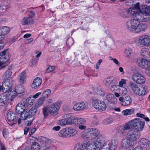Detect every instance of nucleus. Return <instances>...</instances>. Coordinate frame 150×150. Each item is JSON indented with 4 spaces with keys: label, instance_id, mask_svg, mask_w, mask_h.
Listing matches in <instances>:
<instances>
[{
    "label": "nucleus",
    "instance_id": "31",
    "mask_svg": "<svg viewBox=\"0 0 150 150\" xmlns=\"http://www.w3.org/2000/svg\"><path fill=\"white\" fill-rule=\"evenodd\" d=\"M12 74V73L11 71L9 70H6L3 75L2 77L3 80L12 79L11 78Z\"/></svg>",
    "mask_w": 150,
    "mask_h": 150
},
{
    "label": "nucleus",
    "instance_id": "6",
    "mask_svg": "<svg viewBox=\"0 0 150 150\" xmlns=\"http://www.w3.org/2000/svg\"><path fill=\"white\" fill-rule=\"evenodd\" d=\"M91 102L93 107L100 112L105 110L106 108V105L104 102L98 99H93L91 100Z\"/></svg>",
    "mask_w": 150,
    "mask_h": 150
},
{
    "label": "nucleus",
    "instance_id": "32",
    "mask_svg": "<svg viewBox=\"0 0 150 150\" xmlns=\"http://www.w3.org/2000/svg\"><path fill=\"white\" fill-rule=\"evenodd\" d=\"M58 135L60 137L65 138L68 137L67 128H64L61 130L58 133Z\"/></svg>",
    "mask_w": 150,
    "mask_h": 150
},
{
    "label": "nucleus",
    "instance_id": "46",
    "mask_svg": "<svg viewBox=\"0 0 150 150\" xmlns=\"http://www.w3.org/2000/svg\"><path fill=\"white\" fill-rule=\"evenodd\" d=\"M119 90L120 93L123 96L126 95L128 93L127 89L125 87H121L120 88Z\"/></svg>",
    "mask_w": 150,
    "mask_h": 150
},
{
    "label": "nucleus",
    "instance_id": "41",
    "mask_svg": "<svg viewBox=\"0 0 150 150\" xmlns=\"http://www.w3.org/2000/svg\"><path fill=\"white\" fill-rule=\"evenodd\" d=\"M147 93L146 88L145 87H143L140 91L138 92L137 95L140 96H143L146 95Z\"/></svg>",
    "mask_w": 150,
    "mask_h": 150
},
{
    "label": "nucleus",
    "instance_id": "29",
    "mask_svg": "<svg viewBox=\"0 0 150 150\" xmlns=\"http://www.w3.org/2000/svg\"><path fill=\"white\" fill-rule=\"evenodd\" d=\"M38 140L42 144H46L51 143L53 142L52 141L44 137H38Z\"/></svg>",
    "mask_w": 150,
    "mask_h": 150
},
{
    "label": "nucleus",
    "instance_id": "43",
    "mask_svg": "<svg viewBox=\"0 0 150 150\" xmlns=\"http://www.w3.org/2000/svg\"><path fill=\"white\" fill-rule=\"evenodd\" d=\"M110 141H108L105 142L101 147L106 150H109L110 149Z\"/></svg>",
    "mask_w": 150,
    "mask_h": 150
},
{
    "label": "nucleus",
    "instance_id": "53",
    "mask_svg": "<svg viewBox=\"0 0 150 150\" xmlns=\"http://www.w3.org/2000/svg\"><path fill=\"white\" fill-rule=\"evenodd\" d=\"M126 81L125 79H122L119 82V86L120 87H123L124 84H125Z\"/></svg>",
    "mask_w": 150,
    "mask_h": 150
},
{
    "label": "nucleus",
    "instance_id": "23",
    "mask_svg": "<svg viewBox=\"0 0 150 150\" xmlns=\"http://www.w3.org/2000/svg\"><path fill=\"white\" fill-rule=\"evenodd\" d=\"M67 128L68 137H72L76 135L78 132L76 129L73 128L69 127Z\"/></svg>",
    "mask_w": 150,
    "mask_h": 150
},
{
    "label": "nucleus",
    "instance_id": "35",
    "mask_svg": "<svg viewBox=\"0 0 150 150\" xmlns=\"http://www.w3.org/2000/svg\"><path fill=\"white\" fill-rule=\"evenodd\" d=\"M26 78L25 73L24 71L22 72L20 75L19 81L21 83L23 84L25 82Z\"/></svg>",
    "mask_w": 150,
    "mask_h": 150
},
{
    "label": "nucleus",
    "instance_id": "52",
    "mask_svg": "<svg viewBox=\"0 0 150 150\" xmlns=\"http://www.w3.org/2000/svg\"><path fill=\"white\" fill-rule=\"evenodd\" d=\"M92 122L93 125H97L99 123L98 119L96 116L93 117Z\"/></svg>",
    "mask_w": 150,
    "mask_h": 150
},
{
    "label": "nucleus",
    "instance_id": "34",
    "mask_svg": "<svg viewBox=\"0 0 150 150\" xmlns=\"http://www.w3.org/2000/svg\"><path fill=\"white\" fill-rule=\"evenodd\" d=\"M33 19L30 18L24 17L22 20V23L23 25H28L33 23Z\"/></svg>",
    "mask_w": 150,
    "mask_h": 150
},
{
    "label": "nucleus",
    "instance_id": "25",
    "mask_svg": "<svg viewBox=\"0 0 150 150\" xmlns=\"http://www.w3.org/2000/svg\"><path fill=\"white\" fill-rule=\"evenodd\" d=\"M115 78L113 76H109L104 81V83L107 86L112 85L115 82Z\"/></svg>",
    "mask_w": 150,
    "mask_h": 150
},
{
    "label": "nucleus",
    "instance_id": "40",
    "mask_svg": "<svg viewBox=\"0 0 150 150\" xmlns=\"http://www.w3.org/2000/svg\"><path fill=\"white\" fill-rule=\"evenodd\" d=\"M45 100V98L44 97H42L40 98L37 101L35 105L39 107V106L42 105Z\"/></svg>",
    "mask_w": 150,
    "mask_h": 150
},
{
    "label": "nucleus",
    "instance_id": "38",
    "mask_svg": "<svg viewBox=\"0 0 150 150\" xmlns=\"http://www.w3.org/2000/svg\"><path fill=\"white\" fill-rule=\"evenodd\" d=\"M84 143L83 144L78 143L74 147V150H83L85 148Z\"/></svg>",
    "mask_w": 150,
    "mask_h": 150
},
{
    "label": "nucleus",
    "instance_id": "22",
    "mask_svg": "<svg viewBox=\"0 0 150 150\" xmlns=\"http://www.w3.org/2000/svg\"><path fill=\"white\" fill-rule=\"evenodd\" d=\"M35 101V100L32 98V96H30L27 98L24 99L23 100V103L24 105H25V106L30 107L32 105Z\"/></svg>",
    "mask_w": 150,
    "mask_h": 150
},
{
    "label": "nucleus",
    "instance_id": "2",
    "mask_svg": "<svg viewBox=\"0 0 150 150\" xmlns=\"http://www.w3.org/2000/svg\"><path fill=\"white\" fill-rule=\"evenodd\" d=\"M81 136L83 138L87 140L96 139L100 136L103 137V142L105 139L103 136L100 134L99 130L95 127L88 128L82 131L81 133Z\"/></svg>",
    "mask_w": 150,
    "mask_h": 150
},
{
    "label": "nucleus",
    "instance_id": "56",
    "mask_svg": "<svg viewBox=\"0 0 150 150\" xmlns=\"http://www.w3.org/2000/svg\"><path fill=\"white\" fill-rule=\"evenodd\" d=\"M74 43L73 39L71 38H69L67 42V44L69 46L72 45Z\"/></svg>",
    "mask_w": 150,
    "mask_h": 150
},
{
    "label": "nucleus",
    "instance_id": "24",
    "mask_svg": "<svg viewBox=\"0 0 150 150\" xmlns=\"http://www.w3.org/2000/svg\"><path fill=\"white\" fill-rule=\"evenodd\" d=\"M42 83V80L40 78H36L34 79L33 83L32 84V87L34 89H37L41 84Z\"/></svg>",
    "mask_w": 150,
    "mask_h": 150
},
{
    "label": "nucleus",
    "instance_id": "11",
    "mask_svg": "<svg viewBox=\"0 0 150 150\" xmlns=\"http://www.w3.org/2000/svg\"><path fill=\"white\" fill-rule=\"evenodd\" d=\"M16 115L12 111H9L7 114V117L8 120V124L11 125L16 122Z\"/></svg>",
    "mask_w": 150,
    "mask_h": 150
},
{
    "label": "nucleus",
    "instance_id": "4",
    "mask_svg": "<svg viewBox=\"0 0 150 150\" xmlns=\"http://www.w3.org/2000/svg\"><path fill=\"white\" fill-rule=\"evenodd\" d=\"M131 127H134V129L139 132L142 131L144 127L145 122L140 119L136 118L129 121Z\"/></svg>",
    "mask_w": 150,
    "mask_h": 150
},
{
    "label": "nucleus",
    "instance_id": "8",
    "mask_svg": "<svg viewBox=\"0 0 150 150\" xmlns=\"http://www.w3.org/2000/svg\"><path fill=\"white\" fill-rule=\"evenodd\" d=\"M131 128L130 124L129 122L123 126L119 127L117 129V132L120 137H122L125 135L127 131Z\"/></svg>",
    "mask_w": 150,
    "mask_h": 150
},
{
    "label": "nucleus",
    "instance_id": "21",
    "mask_svg": "<svg viewBox=\"0 0 150 150\" xmlns=\"http://www.w3.org/2000/svg\"><path fill=\"white\" fill-rule=\"evenodd\" d=\"M26 107L25 105L22 103H19L16 107V111L18 114H22V113L26 109Z\"/></svg>",
    "mask_w": 150,
    "mask_h": 150
},
{
    "label": "nucleus",
    "instance_id": "50",
    "mask_svg": "<svg viewBox=\"0 0 150 150\" xmlns=\"http://www.w3.org/2000/svg\"><path fill=\"white\" fill-rule=\"evenodd\" d=\"M112 122V119L110 117H108L103 121V124L107 125L111 123Z\"/></svg>",
    "mask_w": 150,
    "mask_h": 150
},
{
    "label": "nucleus",
    "instance_id": "63",
    "mask_svg": "<svg viewBox=\"0 0 150 150\" xmlns=\"http://www.w3.org/2000/svg\"><path fill=\"white\" fill-rule=\"evenodd\" d=\"M41 94L40 92H38L36 93L35 95L32 96V98H36L38 97Z\"/></svg>",
    "mask_w": 150,
    "mask_h": 150
},
{
    "label": "nucleus",
    "instance_id": "61",
    "mask_svg": "<svg viewBox=\"0 0 150 150\" xmlns=\"http://www.w3.org/2000/svg\"><path fill=\"white\" fill-rule=\"evenodd\" d=\"M35 13L33 11H29V16L30 18L33 17L35 15Z\"/></svg>",
    "mask_w": 150,
    "mask_h": 150
},
{
    "label": "nucleus",
    "instance_id": "62",
    "mask_svg": "<svg viewBox=\"0 0 150 150\" xmlns=\"http://www.w3.org/2000/svg\"><path fill=\"white\" fill-rule=\"evenodd\" d=\"M71 115L70 114H67L64 116V119L66 120H70L69 118L71 117Z\"/></svg>",
    "mask_w": 150,
    "mask_h": 150
},
{
    "label": "nucleus",
    "instance_id": "59",
    "mask_svg": "<svg viewBox=\"0 0 150 150\" xmlns=\"http://www.w3.org/2000/svg\"><path fill=\"white\" fill-rule=\"evenodd\" d=\"M102 62V60L101 59H100L99 60L98 63L96 64V69H99V66L100 65L101 63Z\"/></svg>",
    "mask_w": 150,
    "mask_h": 150
},
{
    "label": "nucleus",
    "instance_id": "1",
    "mask_svg": "<svg viewBox=\"0 0 150 150\" xmlns=\"http://www.w3.org/2000/svg\"><path fill=\"white\" fill-rule=\"evenodd\" d=\"M140 21L150 22V21L144 20L142 18L139 16L138 18H133L128 20L126 23V27L128 30L135 33L144 31L147 28V25L145 23H140Z\"/></svg>",
    "mask_w": 150,
    "mask_h": 150
},
{
    "label": "nucleus",
    "instance_id": "16",
    "mask_svg": "<svg viewBox=\"0 0 150 150\" xmlns=\"http://www.w3.org/2000/svg\"><path fill=\"white\" fill-rule=\"evenodd\" d=\"M16 90L12 91V93H11L10 96L11 97L13 98L14 96H17L21 97L23 96V93L24 91V88L23 87L21 86L18 89H16Z\"/></svg>",
    "mask_w": 150,
    "mask_h": 150
},
{
    "label": "nucleus",
    "instance_id": "36",
    "mask_svg": "<svg viewBox=\"0 0 150 150\" xmlns=\"http://www.w3.org/2000/svg\"><path fill=\"white\" fill-rule=\"evenodd\" d=\"M134 109H128L123 110L122 113L125 116L130 115L134 113Z\"/></svg>",
    "mask_w": 150,
    "mask_h": 150
},
{
    "label": "nucleus",
    "instance_id": "14",
    "mask_svg": "<svg viewBox=\"0 0 150 150\" xmlns=\"http://www.w3.org/2000/svg\"><path fill=\"white\" fill-rule=\"evenodd\" d=\"M133 143L126 137L123 138L121 143V146L122 148H130L133 146Z\"/></svg>",
    "mask_w": 150,
    "mask_h": 150
},
{
    "label": "nucleus",
    "instance_id": "26",
    "mask_svg": "<svg viewBox=\"0 0 150 150\" xmlns=\"http://www.w3.org/2000/svg\"><path fill=\"white\" fill-rule=\"evenodd\" d=\"M57 124L63 126H66L67 125H72L71 120H66L64 119L59 120L57 121Z\"/></svg>",
    "mask_w": 150,
    "mask_h": 150
},
{
    "label": "nucleus",
    "instance_id": "48",
    "mask_svg": "<svg viewBox=\"0 0 150 150\" xmlns=\"http://www.w3.org/2000/svg\"><path fill=\"white\" fill-rule=\"evenodd\" d=\"M51 90L50 89H47L44 91L42 93V96L45 98L48 97L51 93Z\"/></svg>",
    "mask_w": 150,
    "mask_h": 150
},
{
    "label": "nucleus",
    "instance_id": "51",
    "mask_svg": "<svg viewBox=\"0 0 150 150\" xmlns=\"http://www.w3.org/2000/svg\"><path fill=\"white\" fill-rule=\"evenodd\" d=\"M55 69V67L53 66H49L46 70V72L49 73L52 72Z\"/></svg>",
    "mask_w": 150,
    "mask_h": 150
},
{
    "label": "nucleus",
    "instance_id": "54",
    "mask_svg": "<svg viewBox=\"0 0 150 150\" xmlns=\"http://www.w3.org/2000/svg\"><path fill=\"white\" fill-rule=\"evenodd\" d=\"M95 92L97 94L100 96L103 95H104V92L100 88H98L96 90Z\"/></svg>",
    "mask_w": 150,
    "mask_h": 150
},
{
    "label": "nucleus",
    "instance_id": "20",
    "mask_svg": "<svg viewBox=\"0 0 150 150\" xmlns=\"http://www.w3.org/2000/svg\"><path fill=\"white\" fill-rule=\"evenodd\" d=\"M106 100L108 102L113 104L116 103L117 101V98L113 94L111 93H109L107 94L106 97Z\"/></svg>",
    "mask_w": 150,
    "mask_h": 150
},
{
    "label": "nucleus",
    "instance_id": "19",
    "mask_svg": "<svg viewBox=\"0 0 150 150\" xmlns=\"http://www.w3.org/2000/svg\"><path fill=\"white\" fill-rule=\"evenodd\" d=\"M129 86L133 93L136 94L137 95L138 92L140 90L138 84L135 83L131 82L129 83Z\"/></svg>",
    "mask_w": 150,
    "mask_h": 150
},
{
    "label": "nucleus",
    "instance_id": "30",
    "mask_svg": "<svg viewBox=\"0 0 150 150\" xmlns=\"http://www.w3.org/2000/svg\"><path fill=\"white\" fill-rule=\"evenodd\" d=\"M7 57L1 56L0 57V68H3L6 67L7 64L6 62L8 60Z\"/></svg>",
    "mask_w": 150,
    "mask_h": 150
},
{
    "label": "nucleus",
    "instance_id": "44",
    "mask_svg": "<svg viewBox=\"0 0 150 150\" xmlns=\"http://www.w3.org/2000/svg\"><path fill=\"white\" fill-rule=\"evenodd\" d=\"M38 108V107L35 105L31 108V109L29 110L31 114V115H30V116H33L35 114Z\"/></svg>",
    "mask_w": 150,
    "mask_h": 150
},
{
    "label": "nucleus",
    "instance_id": "12",
    "mask_svg": "<svg viewBox=\"0 0 150 150\" xmlns=\"http://www.w3.org/2000/svg\"><path fill=\"white\" fill-rule=\"evenodd\" d=\"M119 99L120 104L123 106H128L132 102V99L129 96H127L125 97H120Z\"/></svg>",
    "mask_w": 150,
    "mask_h": 150
},
{
    "label": "nucleus",
    "instance_id": "49",
    "mask_svg": "<svg viewBox=\"0 0 150 150\" xmlns=\"http://www.w3.org/2000/svg\"><path fill=\"white\" fill-rule=\"evenodd\" d=\"M73 109L75 111H78L81 110L80 102L78 103L74 104L73 107Z\"/></svg>",
    "mask_w": 150,
    "mask_h": 150
},
{
    "label": "nucleus",
    "instance_id": "57",
    "mask_svg": "<svg viewBox=\"0 0 150 150\" xmlns=\"http://www.w3.org/2000/svg\"><path fill=\"white\" fill-rule=\"evenodd\" d=\"M2 132L4 137L5 138H6L8 134V130L7 129H3Z\"/></svg>",
    "mask_w": 150,
    "mask_h": 150
},
{
    "label": "nucleus",
    "instance_id": "58",
    "mask_svg": "<svg viewBox=\"0 0 150 150\" xmlns=\"http://www.w3.org/2000/svg\"><path fill=\"white\" fill-rule=\"evenodd\" d=\"M82 125L77 126L79 127V129L80 130H85L86 128V126L84 125Z\"/></svg>",
    "mask_w": 150,
    "mask_h": 150
},
{
    "label": "nucleus",
    "instance_id": "7",
    "mask_svg": "<svg viewBox=\"0 0 150 150\" xmlns=\"http://www.w3.org/2000/svg\"><path fill=\"white\" fill-rule=\"evenodd\" d=\"M135 43L138 46H148L150 45V36L147 35H143L140 37Z\"/></svg>",
    "mask_w": 150,
    "mask_h": 150
},
{
    "label": "nucleus",
    "instance_id": "33",
    "mask_svg": "<svg viewBox=\"0 0 150 150\" xmlns=\"http://www.w3.org/2000/svg\"><path fill=\"white\" fill-rule=\"evenodd\" d=\"M149 53V50L146 48H142L140 52L141 55L145 58L148 57Z\"/></svg>",
    "mask_w": 150,
    "mask_h": 150
},
{
    "label": "nucleus",
    "instance_id": "42",
    "mask_svg": "<svg viewBox=\"0 0 150 150\" xmlns=\"http://www.w3.org/2000/svg\"><path fill=\"white\" fill-rule=\"evenodd\" d=\"M117 142L115 140L110 142V150H115L117 148Z\"/></svg>",
    "mask_w": 150,
    "mask_h": 150
},
{
    "label": "nucleus",
    "instance_id": "3",
    "mask_svg": "<svg viewBox=\"0 0 150 150\" xmlns=\"http://www.w3.org/2000/svg\"><path fill=\"white\" fill-rule=\"evenodd\" d=\"M103 142V137L100 136L93 142H88L84 143L85 148L87 150H97Z\"/></svg>",
    "mask_w": 150,
    "mask_h": 150
},
{
    "label": "nucleus",
    "instance_id": "28",
    "mask_svg": "<svg viewBox=\"0 0 150 150\" xmlns=\"http://www.w3.org/2000/svg\"><path fill=\"white\" fill-rule=\"evenodd\" d=\"M31 115L30 111L26 108L24 111L21 114V117L23 120H25L27 118H30L33 116H30Z\"/></svg>",
    "mask_w": 150,
    "mask_h": 150
},
{
    "label": "nucleus",
    "instance_id": "9",
    "mask_svg": "<svg viewBox=\"0 0 150 150\" xmlns=\"http://www.w3.org/2000/svg\"><path fill=\"white\" fill-rule=\"evenodd\" d=\"M140 136L139 132L134 129L129 130L127 132L126 137L133 142L138 139Z\"/></svg>",
    "mask_w": 150,
    "mask_h": 150
},
{
    "label": "nucleus",
    "instance_id": "17",
    "mask_svg": "<svg viewBox=\"0 0 150 150\" xmlns=\"http://www.w3.org/2000/svg\"><path fill=\"white\" fill-rule=\"evenodd\" d=\"M72 125L76 126L82 125H85L86 123L85 120L82 118H76L71 119Z\"/></svg>",
    "mask_w": 150,
    "mask_h": 150
},
{
    "label": "nucleus",
    "instance_id": "45",
    "mask_svg": "<svg viewBox=\"0 0 150 150\" xmlns=\"http://www.w3.org/2000/svg\"><path fill=\"white\" fill-rule=\"evenodd\" d=\"M124 53L126 57H129L132 53V51L131 48L129 47H126Z\"/></svg>",
    "mask_w": 150,
    "mask_h": 150
},
{
    "label": "nucleus",
    "instance_id": "10",
    "mask_svg": "<svg viewBox=\"0 0 150 150\" xmlns=\"http://www.w3.org/2000/svg\"><path fill=\"white\" fill-rule=\"evenodd\" d=\"M132 80L138 84H142L145 83L146 79L141 74L135 73L133 74L132 76Z\"/></svg>",
    "mask_w": 150,
    "mask_h": 150
},
{
    "label": "nucleus",
    "instance_id": "47",
    "mask_svg": "<svg viewBox=\"0 0 150 150\" xmlns=\"http://www.w3.org/2000/svg\"><path fill=\"white\" fill-rule=\"evenodd\" d=\"M81 110L87 109L88 107V103L86 102H80Z\"/></svg>",
    "mask_w": 150,
    "mask_h": 150
},
{
    "label": "nucleus",
    "instance_id": "39",
    "mask_svg": "<svg viewBox=\"0 0 150 150\" xmlns=\"http://www.w3.org/2000/svg\"><path fill=\"white\" fill-rule=\"evenodd\" d=\"M49 109L48 107H45L42 109V112L45 117L49 115V113H50V110Z\"/></svg>",
    "mask_w": 150,
    "mask_h": 150
},
{
    "label": "nucleus",
    "instance_id": "64",
    "mask_svg": "<svg viewBox=\"0 0 150 150\" xmlns=\"http://www.w3.org/2000/svg\"><path fill=\"white\" fill-rule=\"evenodd\" d=\"M137 116L142 118H144L145 117L144 115L143 114L139 113H138L136 114Z\"/></svg>",
    "mask_w": 150,
    "mask_h": 150
},
{
    "label": "nucleus",
    "instance_id": "37",
    "mask_svg": "<svg viewBox=\"0 0 150 150\" xmlns=\"http://www.w3.org/2000/svg\"><path fill=\"white\" fill-rule=\"evenodd\" d=\"M10 31V28L7 26H4L2 28L1 34L3 35H6Z\"/></svg>",
    "mask_w": 150,
    "mask_h": 150
},
{
    "label": "nucleus",
    "instance_id": "13",
    "mask_svg": "<svg viewBox=\"0 0 150 150\" xmlns=\"http://www.w3.org/2000/svg\"><path fill=\"white\" fill-rule=\"evenodd\" d=\"M60 107V104L59 103H55L51 105L48 107L50 110V113L52 115H55Z\"/></svg>",
    "mask_w": 150,
    "mask_h": 150
},
{
    "label": "nucleus",
    "instance_id": "27",
    "mask_svg": "<svg viewBox=\"0 0 150 150\" xmlns=\"http://www.w3.org/2000/svg\"><path fill=\"white\" fill-rule=\"evenodd\" d=\"M146 59H145L137 58L136 59V62L138 66L144 69L146 67Z\"/></svg>",
    "mask_w": 150,
    "mask_h": 150
},
{
    "label": "nucleus",
    "instance_id": "60",
    "mask_svg": "<svg viewBox=\"0 0 150 150\" xmlns=\"http://www.w3.org/2000/svg\"><path fill=\"white\" fill-rule=\"evenodd\" d=\"M61 129V127L59 126H56L52 128V130L54 131H59L60 129Z\"/></svg>",
    "mask_w": 150,
    "mask_h": 150
},
{
    "label": "nucleus",
    "instance_id": "5",
    "mask_svg": "<svg viewBox=\"0 0 150 150\" xmlns=\"http://www.w3.org/2000/svg\"><path fill=\"white\" fill-rule=\"evenodd\" d=\"M13 81L12 79L3 80L2 85L4 88L3 93H7V96H10L12 93L11 88L13 85Z\"/></svg>",
    "mask_w": 150,
    "mask_h": 150
},
{
    "label": "nucleus",
    "instance_id": "15",
    "mask_svg": "<svg viewBox=\"0 0 150 150\" xmlns=\"http://www.w3.org/2000/svg\"><path fill=\"white\" fill-rule=\"evenodd\" d=\"M139 144L142 149H150V142L146 139H142L139 142Z\"/></svg>",
    "mask_w": 150,
    "mask_h": 150
},
{
    "label": "nucleus",
    "instance_id": "55",
    "mask_svg": "<svg viewBox=\"0 0 150 150\" xmlns=\"http://www.w3.org/2000/svg\"><path fill=\"white\" fill-rule=\"evenodd\" d=\"M145 65L146 66V67L144 69H145L150 70V62L147 60L146 61V63Z\"/></svg>",
    "mask_w": 150,
    "mask_h": 150
},
{
    "label": "nucleus",
    "instance_id": "18",
    "mask_svg": "<svg viewBox=\"0 0 150 150\" xmlns=\"http://www.w3.org/2000/svg\"><path fill=\"white\" fill-rule=\"evenodd\" d=\"M7 96V93L6 95L1 94L0 95V106H3L7 104L8 100L9 97Z\"/></svg>",
    "mask_w": 150,
    "mask_h": 150
}]
</instances>
